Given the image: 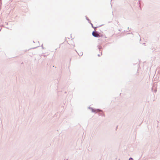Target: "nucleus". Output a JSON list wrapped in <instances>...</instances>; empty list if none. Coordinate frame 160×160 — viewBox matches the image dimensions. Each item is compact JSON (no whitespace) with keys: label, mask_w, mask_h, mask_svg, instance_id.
Listing matches in <instances>:
<instances>
[{"label":"nucleus","mask_w":160,"mask_h":160,"mask_svg":"<svg viewBox=\"0 0 160 160\" xmlns=\"http://www.w3.org/2000/svg\"><path fill=\"white\" fill-rule=\"evenodd\" d=\"M92 35L95 37H98L100 36L99 34L97 32H92Z\"/></svg>","instance_id":"1"},{"label":"nucleus","mask_w":160,"mask_h":160,"mask_svg":"<svg viewBox=\"0 0 160 160\" xmlns=\"http://www.w3.org/2000/svg\"><path fill=\"white\" fill-rule=\"evenodd\" d=\"M129 160H133L132 158H130L129 159Z\"/></svg>","instance_id":"2"}]
</instances>
